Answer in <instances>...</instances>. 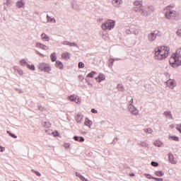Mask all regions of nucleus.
I'll return each mask as SVG.
<instances>
[{
  "label": "nucleus",
  "instance_id": "42",
  "mask_svg": "<svg viewBox=\"0 0 181 181\" xmlns=\"http://www.w3.org/2000/svg\"><path fill=\"white\" fill-rule=\"evenodd\" d=\"M78 69H84V63L81 62H78Z\"/></svg>",
  "mask_w": 181,
  "mask_h": 181
},
{
  "label": "nucleus",
  "instance_id": "53",
  "mask_svg": "<svg viewBox=\"0 0 181 181\" xmlns=\"http://www.w3.org/2000/svg\"><path fill=\"white\" fill-rule=\"evenodd\" d=\"M91 112H92L93 114H97L98 111H97V110L93 108V109H91Z\"/></svg>",
  "mask_w": 181,
  "mask_h": 181
},
{
  "label": "nucleus",
  "instance_id": "58",
  "mask_svg": "<svg viewBox=\"0 0 181 181\" xmlns=\"http://www.w3.org/2000/svg\"><path fill=\"white\" fill-rule=\"evenodd\" d=\"M170 128H171V129H173V128H175V125L171 124V125L170 126Z\"/></svg>",
  "mask_w": 181,
  "mask_h": 181
},
{
  "label": "nucleus",
  "instance_id": "50",
  "mask_svg": "<svg viewBox=\"0 0 181 181\" xmlns=\"http://www.w3.org/2000/svg\"><path fill=\"white\" fill-rule=\"evenodd\" d=\"M37 54H39V56H42V57H45V54L40 53L39 51L37 50H35Z\"/></svg>",
  "mask_w": 181,
  "mask_h": 181
},
{
  "label": "nucleus",
  "instance_id": "56",
  "mask_svg": "<svg viewBox=\"0 0 181 181\" xmlns=\"http://www.w3.org/2000/svg\"><path fill=\"white\" fill-rule=\"evenodd\" d=\"M176 129L178 131V132H180V134H181V127H176Z\"/></svg>",
  "mask_w": 181,
  "mask_h": 181
},
{
  "label": "nucleus",
  "instance_id": "43",
  "mask_svg": "<svg viewBox=\"0 0 181 181\" xmlns=\"http://www.w3.org/2000/svg\"><path fill=\"white\" fill-rule=\"evenodd\" d=\"M70 143H65V144H64V148H66V149H69V148H70Z\"/></svg>",
  "mask_w": 181,
  "mask_h": 181
},
{
  "label": "nucleus",
  "instance_id": "13",
  "mask_svg": "<svg viewBox=\"0 0 181 181\" xmlns=\"http://www.w3.org/2000/svg\"><path fill=\"white\" fill-rule=\"evenodd\" d=\"M98 83H101L105 80V76L103 74H100L98 77L95 78Z\"/></svg>",
  "mask_w": 181,
  "mask_h": 181
},
{
  "label": "nucleus",
  "instance_id": "61",
  "mask_svg": "<svg viewBox=\"0 0 181 181\" xmlns=\"http://www.w3.org/2000/svg\"><path fill=\"white\" fill-rule=\"evenodd\" d=\"M117 138L114 139L113 142H117Z\"/></svg>",
  "mask_w": 181,
  "mask_h": 181
},
{
  "label": "nucleus",
  "instance_id": "59",
  "mask_svg": "<svg viewBox=\"0 0 181 181\" xmlns=\"http://www.w3.org/2000/svg\"><path fill=\"white\" fill-rule=\"evenodd\" d=\"M113 59H115V61H118V60H121V59H119V58H113Z\"/></svg>",
  "mask_w": 181,
  "mask_h": 181
},
{
  "label": "nucleus",
  "instance_id": "47",
  "mask_svg": "<svg viewBox=\"0 0 181 181\" xmlns=\"http://www.w3.org/2000/svg\"><path fill=\"white\" fill-rule=\"evenodd\" d=\"M85 81H86V83H87L88 86H90V87H93V83H90V81H88V80H87L86 78Z\"/></svg>",
  "mask_w": 181,
  "mask_h": 181
},
{
  "label": "nucleus",
  "instance_id": "63",
  "mask_svg": "<svg viewBox=\"0 0 181 181\" xmlns=\"http://www.w3.org/2000/svg\"><path fill=\"white\" fill-rule=\"evenodd\" d=\"M19 93H23V90H22V89H20V90H19Z\"/></svg>",
  "mask_w": 181,
  "mask_h": 181
},
{
  "label": "nucleus",
  "instance_id": "24",
  "mask_svg": "<svg viewBox=\"0 0 181 181\" xmlns=\"http://www.w3.org/2000/svg\"><path fill=\"white\" fill-rule=\"evenodd\" d=\"M50 59L52 62H56L57 60V57L56 56V52H53L50 55Z\"/></svg>",
  "mask_w": 181,
  "mask_h": 181
},
{
  "label": "nucleus",
  "instance_id": "23",
  "mask_svg": "<svg viewBox=\"0 0 181 181\" xmlns=\"http://www.w3.org/2000/svg\"><path fill=\"white\" fill-rule=\"evenodd\" d=\"M153 145L155 146H157L158 148H160V146H162V145H163V143H162V141H160L157 140L153 143Z\"/></svg>",
  "mask_w": 181,
  "mask_h": 181
},
{
  "label": "nucleus",
  "instance_id": "54",
  "mask_svg": "<svg viewBox=\"0 0 181 181\" xmlns=\"http://www.w3.org/2000/svg\"><path fill=\"white\" fill-rule=\"evenodd\" d=\"M133 11H134V12L138 13V12H139V8H138V7H134Z\"/></svg>",
  "mask_w": 181,
  "mask_h": 181
},
{
  "label": "nucleus",
  "instance_id": "21",
  "mask_svg": "<svg viewBox=\"0 0 181 181\" xmlns=\"http://www.w3.org/2000/svg\"><path fill=\"white\" fill-rule=\"evenodd\" d=\"M138 145H140V146H142L143 148H149V144L145 141H140L138 143Z\"/></svg>",
  "mask_w": 181,
  "mask_h": 181
},
{
  "label": "nucleus",
  "instance_id": "10",
  "mask_svg": "<svg viewBox=\"0 0 181 181\" xmlns=\"http://www.w3.org/2000/svg\"><path fill=\"white\" fill-rule=\"evenodd\" d=\"M35 47H39L40 49H42V50H49V47H47L40 42H36Z\"/></svg>",
  "mask_w": 181,
  "mask_h": 181
},
{
  "label": "nucleus",
  "instance_id": "7",
  "mask_svg": "<svg viewBox=\"0 0 181 181\" xmlns=\"http://www.w3.org/2000/svg\"><path fill=\"white\" fill-rule=\"evenodd\" d=\"M71 7L74 11H76L78 12L80 11V6L78 5L77 2L76 1H72L71 3Z\"/></svg>",
  "mask_w": 181,
  "mask_h": 181
},
{
  "label": "nucleus",
  "instance_id": "32",
  "mask_svg": "<svg viewBox=\"0 0 181 181\" xmlns=\"http://www.w3.org/2000/svg\"><path fill=\"white\" fill-rule=\"evenodd\" d=\"M68 100H69V101H71L72 103L76 102V98H75V97H74V95H71L69 96V97H68Z\"/></svg>",
  "mask_w": 181,
  "mask_h": 181
},
{
  "label": "nucleus",
  "instance_id": "16",
  "mask_svg": "<svg viewBox=\"0 0 181 181\" xmlns=\"http://www.w3.org/2000/svg\"><path fill=\"white\" fill-rule=\"evenodd\" d=\"M73 139L77 142H84L86 141L83 136H74Z\"/></svg>",
  "mask_w": 181,
  "mask_h": 181
},
{
  "label": "nucleus",
  "instance_id": "49",
  "mask_svg": "<svg viewBox=\"0 0 181 181\" xmlns=\"http://www.w3.org/2000/svg\"><path fill=\"white\" fill-rule=\"evenodd\" d=\"M153 180H156V181H163V178H158V177H154Z\"/></svg>",
  "mask_w": 181,
  "mask_h": 181
},
{
  "label": "nucleus",
  "instance_id": "5",
  "mask_svg": "<svg viewBox=\"0 0 181 181\" xmlns=\"http://www.w3.org/2000/svg\"><path fill=\"white\" fill-rule=\"evenodd\" d=\"M39 70L45 71V73H49L52 71V66L47 63H40L38 65Z\"/></svg>",
  "mask_w": 181,
  "mask_h": 181
},
{
  "label": "nucleus",
  "instance_id": "20",
  "mask_svg": "<svg viewBox=\"0 0 181 181\" xmlns=\"http://www.w3.org/2000/svg\"><path fill=\"white\" fill-rule=\"evenodd\" d=\"M41 37L45 42H49V40H50V37L47 35H46V33H42L41 35Z\"/></svg>",
  "mask_w": 181,
  "mask_h": 181
},
{
  "label": "nucleus",
  "instance_id": "45",
  "mask_svg": "<svg viewBox=\"0 0 181 181\" xmlns=\"http://www.w3.org/2000/svg\"><path fill=\"white\" fill-rule=\"evenodd\" d=\"M139 13H141V15H143L144 16H145V15H146V13H145V10H144L142 8H139Z\"/></svg>",
  "mask_w": 181,
  "mask_h": 181
},
{
  "label": "nucleus",
  "instance_id": "22",
  "mask_svg": "<svg viewBox=\"0 0 181 181\" xmlns=\"http://www.w3.org/2000/svg\"><path fill=\"white\" fill-rule=\"evenodd\" d=\"M75 175L77 177H79V179H81V180L82 181H87V179H86V177H84V176H83L81 174H80L78 172H76Z\"/></svg>",
  "mask_w": 181,
  "mask_h": 181
},
{
  "label": "nucleus",
  "instance_id": "41",
  "mask_svg": "<svg viewBox=\"0 0 181 181\" xmlns=\"http://www.w3.org/2000/svg\"><path fill=\"white\" fill-rule=\"evenodd\" d=\"M37 108H38L39 111H43L45 110L43 106H42V105H40L39 103L37 104Z\"/></svg>",
  "mask_w": 181,
  "mask_h": 181
},
{
  "label": "nucleus",
  "instance_id": "29",
  "mask_svg": "<svg viewBox=\"0 0 181 181\" xmlns=\"http://www.w3.org/2000/svg\"><path fill=\"white\" fill-rule=\"evenodd\" d=\"M20 64H21V66H23V67H25V66H28V64H28V62H26V60H25V59H21V60L20 61Z\"/></svg>",
  "mask_w": 181,
  "mask_h": 181
},
{
  "label": "nucleus",
  "instance_id": "11",
  "mask_svg": "<svg viewBox=\"0 0 181 181\" xmlns=\"http://www.w3.org/2000/svg\"><path fill=\"white\" fill-rule=\"evenodd\" d=\"M71 54H70L69 52H64L62 54V58L64 59V60H70L71 59Z\"/></svg>",
  "mask_w": 181,
  "mask_h": 181
},
{
  "label": "nucleus",
  "instance_id": "3",
  "mask_svg": "<svg viewBox=\"0 0 181 181\" xmlns=\"http://www.w3.org/2000/svg\"><path fill=\"white\" fill-rule=\"evenodd\" d=\"M101 28L103 30H111L115 28V21L107 20L106 23H102Z\"/></svg>",
  "mask_w": 181,
  "mask_h": 181
},
{
  "label": "nucleus",
  "instance_id": "15",
  "mask_svg": "<svg viewBox=\"0 0 181 181\" xmlns=\"http://www.w3.org/2000/svg\"><path fill=\"white\" fill-rule=\"evenodd\" d=\"M167 87H170V88H175V82L173 80L170 79L167 81Z\"/></svg>",
  "mask_w": 181,
  "mask_h": 181
},
{
  "label": "nucleus",
  "instance_id": "6",
  "mask_svg": "<svg viewBox=\"0 0 181 181\" xmlns=\"http://www.w3.org/2000/svg\"><path fill=\"white\" fill-rule=\"evenodd\" d=\"M128 108L129 111L131 112V114H132V115H136L138 112H139L138 109H136V107H134V105H132V103H131L129 105Z\"/></svg>",
  "mask_w": 181,
  "mask_h": 181
},
{
  "label": "nucleus",
  "instance_id": "60",
  "mask_svg": "<svg viewBox=\"0 0 181 181\" xmlns=\"http://www.w3.org/2000/svg\"><path fill=\"white\" fill-rule=\"evenodd\" d=\"M131 31L129 30H127V31H126V33H127V35H129V33H130Z\"/></svg>",
  "mask_w": 181,
  "mask_h": 181
},
{
  "label": "nucleus",
  "instance_id": "62",
  "mask_svg": "<svg viewBox=\"0 0 181 181\" xmlns=\"http://www.w3.org/2000/svg\"><path fill=\"white\" fill-rule=\"evenodd\" d=\"M130 176H135V174L134 173L130 174Z\"/></svg>",
  "mask_w": 181,
  "mask_h": 181
},
{
  "label": "nucleus",
  "instance_id": "57",
  "mask_svg": "<svg viewBox=\"0 0 181 181\" xmlns=\"http://www.w3.org/2000/svg\"><path fill=\"white\" fill-rule=\"evenodd\" d=\"M78 78H79V80H84V77H83V76H81V75L78 76Z\"/></svg>",
  "mask_w": 181,
  "mask_h": 181
},
{
  "label": "nucleus",
  "instance_id": "1",
  "mask_svg": "<svg viewBox=\"0 0 181 181\" xmlns=\"http://www.w3.org/2000/svg\"><path fill=\"white\" fill-rule=\"evenodd\" d=\"M155 52V59L156 60H163L169 56V52H170V48L169 47H157L154 49Z\"/></svg>",
  "mask_w": 181,
  "mask_h": 181
},
{
  "label": "nucleus",
  "instance_id": "37",
  "mask_svg": "<svg viewBox=\"0 0 181 181\" xmlns=\"http://www.w3.org/2000/svg\"><path fill=\"white\" fill-rule=\"evenodd\" d=\"M27 69H29L30 70H32L33 71H35V65L32 64H27Z\"/></svg>",
  "mask_w": 181,
  "mask_h": 181
},
{
  "label": "nucleus",
  "instance_id": "64",
  "mask_svg": "<svg viewBox=\"0 0 181 181\" xmlns=\"http://www.w3.org/2000/svg\"><path fill=\"white\" fill-rule=\"evenodd\" d=\"M130 103H132H132H134V99L133 98L131 99Z\"/></svg>",
  "mask_w": 181,
  "mask_h": 181
},
{
  "label": "nucleus",
  "instance_id": "26",
  "mask_svg": "<svg viewBox=\"0 0 181 181\" xmlns=\"http://www.w3.org/2000/svg\"><path fill=\"white\" fill-rule=\"evenodd\" d=\"M156 176H158V177H162L163 175H165V173L163 171H156L155 172Z\"/></svg>",
  "mask_w": 181,
  "mask_h": 181
},
{
  "label": "nucleus",
  "instance_id": "34",
  "mask_svg": "<svg viewBox=\"0 0 181 181\" xmlns=\"http://www.w3.org/2000/svg\"><path fill=\"white\" fill-rule=\"evenodd\" d=\"M169 138L173 139V141H176L177 142H179V137L177 136H169Z\"/></svg>",
  "mask_w": 181,
  "mask_h": 181
},
{
  "label": "nucleus",
  "instance_id": "46",
  "mask_svg": "<svg viewBox=\"0 0 181 181\" xmlns=\"http://www.w3.org/2000/svg\"><path fill=\"white\" fill-rule=\"evenodd\" d=\"M52 135L54 136H59L60 135V134L59 133V132L54 131V132H52Z\"/></svg>",
  "mask_w": 181,
  "mask_h": 181
},
{
  "label": "nucleus",
  "instance_id": "25",
  "mask_svg": "<svg viewBox=\"0 0 181 181\" xmlns=\"http://www.w3.org/2000/svg\"><path fill=\"white\" fill-rule=\"evenodd\" d=\"M95 74H97V72L95 71H92L90 73L86 75V78L90 77V78H93Z\"/></svg>",
  "mask_w": 181,
  "mask_h": 181
},
{
  "label": "nucleus",
  "instance_id": "40",
  "mask_svg": "<svg viewBox=\"0 0 181 181\" xmlns=\"http://www.w3.org/2000/svg\"><path fill=\"white\" fill-rule=\"evenodd\" d=\"M144 176H146V177L147 179H154V177H155L151 175V174H146V173L144 174Z\"/></svg>",
  "mask_w": 181,
  "mask_h": 181
},
{
  "label": "nucleus",
  "instance_id": "30",
  "mask_svg": "<svg viewBox=\"0 0 181 181\" xmlns=\"http://www.w3.org/2000/svg\"><path fill=\"white\" fill-rule=\"evenodd\" d=\"M47 22H54V23H56V19H54V18L49 16V15H47Z\"/></svg>",
  "mask_w": 181,
  "mask_h": 181
},
{
  "label": "nucleus",
  "instance_id": "55",
  "mask_svg": "<svg viewBox=\"0 0 181 181\" xmlns=\"http://www.w3.org/2000/svg\"><path fill=\"white\" fill-rule=\"evenodd\" d=\"M5 151V148L4 147H2L1 145H0V152H4Z\"/></svg>",
  "mask_w": 181,
  "mask_h": 181
},
{
  "label": "nucleus",
  "instance_id": "51",
  "mask_svg": "<svg viewBox=\"0 0 181 181\" xmlns=\"http://www.w3.org/2000/svg\"><path fill=\"white\" fill-rule=\"evenodd\" d=\"M134 6H139V1H135L134 2Z\"/></svg>",
  "mask_w": 181,
  "mask_h": 181
},
{
  "label": "nucleus",
  "instance_id": "17",
  "mask_svg": "<svg viewBox=\"0 0 181 181\" xmlns=\"http://www.w3.org/2000/svg\"><path fill=\"white\" fill-rule=\"evenodd\" d=\"M55 66L60 70H63V62L60 61H56Z\"/></svg>",
  "mask_w": 181,
  "mask_h": 181
},
{
  "label": "nucleus",
  "instance_id": "28",
  "mask_svg": "<svg viewBox=\"0 0 181 181\" xmlns=\"http://www.w3.org/2000/svg\"><path fill=\"white\" fill-rule=\"evenodd\" d=\"M42 125L45 127V128H50V122H42Z\"/></svg>",
  "mask_w": 181,
  "mask_h": 181
},
{
  "label": "nucleus",
  "instance_id": "4",
  "mask_svg": "<svg viewBox=\"0 0 181 181\" xmlns=\"http://www.w3.org/2000/svg\"><path fill=\"white\" fill-rule=\"evenodd\" d=\"M160 36H162V33L159 30H154L148 35V42H154L156 37H160Z\"/></svg>",
  "mask_w": 181,
  "mask_h": 181
},
{
  "label": "nucleus",
  "instance_id": "31",
  "mask_svg": "<svg viewBox=\"0 0 181 181\" xmlns=\"http://www.w3.org/2000/svg\"><path fill=\"white\" fill-rule=\"evenodd\" d=\"M165 117H168V118H172V112L170 111H165L163 113Z\"/></svg>",
  "mask_w": 181,
  "mask_h": 181
},
{
  "label": "nucleus",
  "instance_id": "12",
  "mask_svg": "<svg viewBox=\"0 0 181 181\" xmlns=\"http://www.w3.org/2000/svg\"><path fill=\"white\" fill-rule=\"evenodd\" d=\"M63 45H65L66 46H70L71 47H78V45L76 42H70L69 41H64L63 42Z\"/></svg>",
  "mask_w": 181,
  "mask_h": 181
},
{
  "label": "nucleus",
  "instance_id": "2",
  "mask_svg": "<svg viewBox=\"0 0 181 181\" xmlns=\"http://www.w3.org/2000/svg\"><path fill=\"white\" fill-rule=\"evenodd\" d=\"M165 16L166 19H170V21H178L179 13H177V11L170 10L168 7H166Z\"/></svg>",
  "mask_w": 181,
  "mask_h": 181
},
{
  "label": "nucleus",
  "instance_id": "35",
  "mask_svg": "<svg viewBox=\"0 0 181 181\" xmlns=\"http://www.w3.org/2000/svg\"><path fill=\"white\" fill-rule=\"evenodd\" d=\"M7 134L9 135V136H11V138H13L14 139H16V138H18L17 136H16L14 134H13L10 131H7Z\"/></svg>",
  "mask_w": 181,
  "mask_h": 181
},
{
  "label": "nucleus",
  "instance_id": "27",
  "mask_svg": "<svg viewBox=\"0 0 181 181\" xmlns=\"http://www.w3.org/2000/svg\"><path fill=\"white\" fill-rule=\"evenodd\" d=\"M117 90L119 91H121L122 93H124V91H125V88H124V86H122V84L117 85Z\"/></svg>",
  "mask_w": 181,
  "mask_h": 181
},
{
  "label": "nucleus",
  "instance_id": "48",
  "mask_svg": "<svg viewBox=\"0 0 181 181\" xmlns=\"http://www.w3.org/2000/svg\"><path fill=\"white\" fill-rule=\"evenodd\" d=\"M176 33L177 36H180V37H181V29L177 30Z\"/></svg>",
  "mask_w": 181,
  "mask_h": 181
},
{
  "label": "nucleus",
  "instance_id": "14",
  "mask_svg": "<svg viewBox=\"0 0 181 181\" xmlns=\"http://www.w3.org/2000/svg\"><path fill=\"white\" fill-rule=\"evenodd\" d=\"M75 119L76 121V122L78 124H81V122H83V115L81 114H78L76 117H75Z\"/></svg>",
  "mask_w": 181,
  "mask_h": 181
},
{
  "label": "nucleus",
  "instance_id": "44",
  "mask_svg": "<svg viewBox=\"0 0 181 181\" xmlns=\"http://www.w3.org/2000/svg\"><path fill=\"white\" fill-rule=\"evenodd\" d=\"M32 172H33L34 173H35V175L37 176H42V174H40V173L37 170H32Z\"/></svg>",
  "mask_w": 181,
  "mask_h": 181
},
{
  "label": "nucleus",
  "instance_id": "9",
  "mask_svg": "<svg viewBox=\"0 0 181 181\" xmlns=\"http://www.w3.org/2000/svg\"><path fill=\"white\" fill-rule=\"evenodd\" d=\"M122 0H112V4L113 6H116L117 8H119L121 5H122Z\"/></svg>",
  "mask_w": 181,
  "mask_h": 181
},
{
  "label": "nucleus",
  "instance_id": "52",
  "mask_svg": "<svg viewBox=\"0 0 181 181\" xmlns=\"http://www.w3.org/2000/svg\"><path fill=\"white\" fill-rule=\"evenodd\" d=\"M18 73L20 76H22V74H23V71H22V69H18Z\"/></svg>",
  "mask_w": 181,
  "mask_h": 181
},
{
  "label": "nucleus",
  "instance_id": "18",
  "mask_svg": "<svg viewBox=\"0 0 181 181\" xmlns=\"http://www.w3.org/2000/svg\"><path fill=\"white\" fill-rule=\"evenodd\" d=\"M168 159H169V161L170 162V163H173V165H175V163H176V161H175V158L173 157V154L169 153H168Z\"/></svg>",
  "mask_w": 181,
  "mask_h": 181
},
{
  "label": "nucleus",
  "instance_id": "39",
  "mask_svg": "<svg viewBox=\"0 0 181 181\" xmlns=\"http://www.w3.org/2000/svg\"><path fill=\"white\" fill-rule=\"evenodd\" d=\"M144 131L147 134H151V132H153V130L151 128L144 129Z\"/></svg>",
  "mask_w": 181,
  "mask_h": 181
},
{
  "label": "nucleus",
  "instance_id": "36",
  "mask_svg": "<svg viewBox=\"0 0 181 181\" xmlns=\"http://www.w3.org/2000/svg\"><path fill=\"white\" fill-rule=\"evenodd\" d=\"M151 166H153V168H158V166H159V163L156 161H151Z\"/></svg>",
  "mask_w": 181,
  "mask_h": 181
},
{
  "label": "nucleus",
  "instance_id": "33",
  "mask_svg": "<svg viewBox=\"0 0 181 181\" xmlns=\"http://www.w3.org/2000/svg\"><path fill=\"white\" fill-rule=\"evenodd\" d=\"M114 62H115V59L112 58L109 59V67H112V66H114Z\"/></svg>",
  "mask_w": 181,
  "mask_h": 181
},
{
  "label": "nucleus",
  "instance_id": "8",
  "mask_svg": "<svg viewBox=\"0 0 181 181\" xmlns=\"http://www.w3.org/2000/svg\"><path fill=\"white\" fill-rule=\"evenodd\" d=\"M16 6L18 8V9H21V8H25V1L24 0L18 1L16 3Z\"/></svg>",
  "mask_w": 181,
  "mask_h": 181
},
{
  "label": "nucleus",
  "instance_id": "19",
  "mask_svg": "<svg viewBox=\"0 0 181 181\" xmlns=\"http://www.w3.org/2000/svg\"><path fill=\"white\" fill-rule=\"evenodd\" d=\"M84 124L86 127L91 128V125H93V122L86 117Z\"/></svg>",
  "mask_w": 181,
  "mask_h": 181
},
{
  "label": "nucleus",
  "instance_id": "38",
  "mask_svg": "<svg viewBox=\"0 0 181 181\" xmlns=\"http://www.w3.org/2000/svg\"><path fill=\"white\" fill-rule=\"evenodd\" d=\"M5 5L8 6H12V0H6Z\"/></svg>",
  "mask_w": 181,
  "mask_h": 181
}]
</instances>
